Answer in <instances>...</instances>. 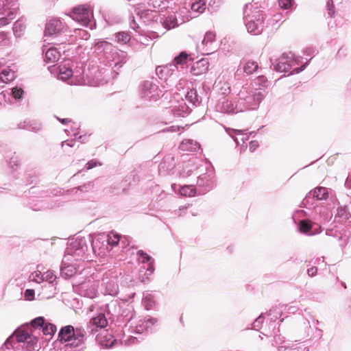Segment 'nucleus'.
<instances>
[{"mask_svg":"<svg viewBox=\"0 0 351 351\" xmlns=\"http://www.w3.org/2000/svg\"><path fill=\"white\" fill-rule=\"evenodd\" d=\"M38 337L36 335L34 328H31L29 323L18 328L12 335L9 337L3 344V351H16L20 347L27 350H35L40 348Z\"/></svg>","mask_w":351,"mask_h":351,"instance_id":"1","label":"nucleus"},{"mask_svg":"<svg viewBox=\"0 0 351 351\" xmlns=\"http://www.w3.org/2000/svg\"><path fill=\"white\" fill-rule=\"evenodd\" d=\"M265 13L261 10L257 3H248L245 5L243 20L247 32L253 35H259L265 27Z\"/></svg>","mask_w":351,"mask_h":351,"instance_id":"2","label":"nucleus"},{"mask_svg":"<svg viewBox=\"0 0 351 351\" xmlns=\"http://www.w3.org/2000/svg\"><path fill=\"white\" fill-rule=\"evenodd\" d=\"M265 95V90L243 87L238 94L237 110L244 112L257 109Z\"/></svg>","mask_w":351,"mask_h":351,"instance_id":"3","label":"nucleus"},{"mask_svg":"<svg viewBox=\"0 0 351 351\" xmlns=\"http://www.w3.org/2000/svg\"><path fill=\"white\" fill-rule=\"evenodd\" d=\"M70 16L82 25L93 29L95 28L96 23L93 19V9L88 4H82L74 7L70 14Z\"/></svg>","mask_w":351,"mask_h":351,"instance_id":"4","label":"nucleus"},{"mask_svg":"<svg viewBox=\"0 0 351 351\" xmlns=\"http://www.w3.org/2000/svg\"><path fill=\"white\" fill-rule=\"evenodd\" d=\"M67 25L60 19L55 18L50 19L45 25V36L52 38L60 37L61 43H64L67 39Z\"/></svg>","mask_w":351,"mask_h":351,"instance_id":"5","label":"nucleus"},{"mask_svg":"<svg viewBox=\"0 0 351 351\" xmlns=\"http://www.w3.org/2000/svg\"><path fill=\"white\" fill-rule=\"evenodd\" d=\"M156 74L160 80H164L168 87L173 86L179 78L178 71L173 64L158 66Z\"/></svg>","mask_w":351,"mask_h":351,"instance_id":"6","label":"nucleus"},{"mask_svg":"<svg viewBox=\"0 0 351 351\" xmlns=\"http://www.w3.org/2000/svg\"><path fill=\"white\" fill-rule=\"evenodd\" d=\"M104 313L108 316V319H112L114 316H122L125 321H130L133 318V308L128 306V308L124 309L121 313V306L117 300H112L106 304L103 308Z\"/></svg>","mask_w":351,"mask_h":351,"instance_id":"7","label":"nucleus"},{"mask_svg":"<svg viewBox=\"0 0 351 351\" xmlns=\"http://www.w3.org/2000/svg\"><path fill=\"white\" fill-rule=\"evenodd\" d=\"M18 0H3L0 8V26L5 25L15 18L18 10Z\"/></svg>","mask_w":351,"mask_h":351,"instance_id":"8","label":"nucleus"},{"mask_svg":"<svg viewBox=\"0 0 351 351\" xmlns=\"http://www.w3.org/2000/svg\"><path fill=\"white\" fill-rule=\"evenodd\" d=\"M88 250V245L85 238L77 237L67 246L65 250L64 258L72 256L75 258L82 257Z\"/></svg>","mask_w":351,"mask_h":351,"instance_id":"9","label":"nucleus"},{"mask_svg":"<svg viewBox=\"0 0 351 351\" xmlns=\"http://www.w3.org/2000/svg\"><path fill=\"white\" fill-rule=\"evenodd\" d=\"M300 59V56H295L292 52L283 53L276 60V63H273L272 65H274V69L276 71L287 72L293 66L298 64Z\"/></svg>","mask_w":351,"mask_h":351,"instance_id":"10","label":"nucleus"},{"mask_svg":"<svg viewBox=\"0 0 351 351\" xmlns=\"http://www.w3.org/2000/svg\"><path fill=\"white\" fill-rule=\"evenodd\" d=\"M29 326L32 329L34 328L36 335L42 332L44 335L51 336L55 334L57 329L56 325L46 322L43 317H38L32 319L29 323Z\"/></svg>","mask_w":351,"mask_h":351,"instance_id":"11","label":"nucleus"},{"mask_svg":"<svg viewBox=\"0 0 351 351\" xmlns=\"http://www.w3.org/2000/svg\"><path fill=\"white\" fill-rule=\"evenodd\" d=\"M328 197V193L327 189L325 187L319 186L315 188L313 191H310L306 197L303 199L301 206L308 208L313 205V200H324Z\"/></svg>","mask_w":351,"mask_h":351,"instance_id":"12","label":"nucleus"},{"mask_svg":"<svg viewBox=\"0 0 351 351\" xmlns=\"http://www.w3.org/2000/svg\"><path fill=\"white\" fill-rule=\"evenodd\" d=\"M160 92L153 80H146L141 85V96L147 100H157Z\"/></svg>","mask_w":351,"mask_h":351,"instance_id":"13","label":"nucleus"},{"mask_svg":"<svg viewBox=\"0 0 351 351\" xmlns=\"http://www.w3.org/2000/svg\"><path fill=\"white\" fill-rule=\"evenodd\" d=\"M197 187L201 189L198 194L206 193L215 186V176L212 171L199 176L197 180Z\"/></svg>","mask_w":351,"mask_h":351,"instance_id":"14","label":"nucleus"},{"mask_svg":"<svg viewBox=\"0 0 351 351\" xmlns=\"http://www.w3.org/2000/svg\"><path fill=\"white\" fill-rule=\"evenodd\" d=\"M108 319L104 312L99 313L92 317L87 324V330L89 335L95 334L98 328L101 329L107 326L108 323Z\"/></svg>","mask_w":351,"mask_h":351,"instance_id":"15","label":"nucleus"},{"mask_svg":"<svg viewBox=\"0 0 351 351\" xmlns=\"http://www.w3.org/2000/svg\"><path fill=\"white\" fill-rule=\"evenodd\" d=\"M101 291L104 295L115 296L119 293V285L115 277L104 276L101 280Z\"/></svg>","mask_w":351,"mask_h":351,"instance_id":"16","label":"nucleus"},{"mask_svg":"<svg viewBox=\"0 0 351 351\" xmlns=\"http://www.w3.org/2000/svg\"><path fill=\"white\" fill-rule=\"evenodd\" d=\"M75 289L82 296L88 298H94L97 296V291L96 286L90 280L76 285Z\"/></svg>","mask_w":351,"mask_h":351,"instance_id":"17","label":"nucleus"},{"mask_svg":"<svg viewBox=\"0 0 351 351\" xmlns=\"http://www.w3.org/2000/svg\"><path fill=\"white\" fill-rule=\"evenodd\" d=\"M300 231L305 234L312 236L321 232V226L317 223H313L308 219H302L299 221Z\"/></svg>","mask_w":351,"mask_h":351,"instance_id":"18","label":"nucleus"},{"mask_svg":"<svg viewBox=\"0 0 351 351\" xmlns=\"http://www.w3.org/2000/svg\"><path fill=\"white\" fill-rule=\"evenodd\" d=\"M134 12L141 19L145 20V23H148L151 21H157L160 18V15L157 12L145 9L144 6L141 4H138L137 7L134 8Z\"/></svg>","mask_w":351,"mask_h":351,"instance_id":"19","label":"nucleus"},{"mask_svg":"<svg viewBox=\"0 0 351 351\" xmlns=\"http://www.w3.org/2000/svg\"><path fill=\"white\" fill-rule=\"evenodd\" d=\"M215 109L217 112L222 113H237L239 111L237 110V101L235 103L229 101L226 97L219 99L215 106Z\"/></svg>","mask_w":351,"mask_h":351,"instance_id":"20","label":"nucleus"},{"mask_svg":"<svg viewBox=\"0 0 351 351\" xmlns=\"http://www.w3.org/2000/svg\"><path fill=\"white\" fill-rule=\"evenodd\" d=\"M73 341L69 343L70 347H77L84 342L87 334H89L87 328L84 329L82 326L74 328Z\"/></svg>","mask_w":351,"mask_h":351,"instance_id":"21","label":"nucleus"},{"mask_svg":"<svg viewBox=\"0 0 351 351\" xmlns=\"http://www.w3.org/2000/svg\"><path fill=\"white\" fill-rule=\"evenodd\" d=\"M208 60L206 58H202L193 64L190 72L193 75L198 76L206 73L208 71Z\"/></svg>","mask_w":351,"mask_h":351,"instance_id":"22","label":"nucleus"},{"mask_svg":"<svg viewBox=\"0 0 351 351\" xmlns=\"http://www.w3.org/2000/svg\"><path fill=\"white\" fill-rule=\"evenodd\" d=\"M74 327L68 325L62 327L58 333V340L61 342H66V346H69V343L73 341V335L74 334Z\"/></svg>","mask_w":351,"mask_h":351,"instance_id":"23","label":"nucleus"},{"mask_svg":"<svg viewBox=\"0 0 351 351\" xmlns=\"http://www.w3.org/2000/svg\"><path fill=\"white\" fill-rule=\"evenodd\" d=\"M226 132L228 135L233 138L237 145H239L241 142L244 144L249 138V136L247 134L243 133L244 131L243 130L227 128Z\"/></svg>","mask_w":351,"mask_h":351,"instance_id":"24","label":"nucleus"},{"mask_svg":"<svg viewBox=\"0 0 351 351\" xmlns=\"http://www.w3.org/2000/svg\"><path fill=\"white\" fill-rule=\"evenodd\" d=\"M172 112L175 117H184L190 114L191 108L182 100L173 107Z\"/></svg>","mask_w":351,"mask_h":351,"instance_id":"25","label":"nucleus"},{"mask_svg":"<svg viewBox=\"0 0 351 351\" xmlns=\"http://www.w3.org/2000/svg\"><path fill=\"white\" fill-rule=\"evenodd\" d=\"M327 236L332 237L335 240L339 242V246L343 247L346 245L348 238L341 232L337 231V230L328 229L326 231Z\"/></svg>","mask_w":351,"mask_h":351,"instance_id":"26","label":"nucleus"},{"mask_svg":"<svg viewBox=\"0 0 351 351\" xmlns=\"http://www.w3.org/2000/svg\"><path fill=\"white\" fill-rule=\"evenodd\" d=\"M335 218L340 221H346L351 219V213L346 205H339L337 208Z\"/></svg>","mask_w":351,"mask_h":351,"instance_id":"27","label":"nucleus"},{"mask_svg":"<svg viewBox=\"0 0 351 351\" xmlns=\"http://www.w3.org/2000/svg\"><path fill=\"white\" fill-rule=\"evenodd\" d=\"M136 254L139 258H142L141 262L143 263H148L147 271L148 272L149 275L152 274L154 271V267L153 266L154 259L149 254L141 250H138Z\"/></svg>","mask_w":351,"mask_h":351,"instance_id":"28","label":"nucleus"},{"mask_svg":"<svg viewBox=\"0 0 351 351\" xmlns=\"http://www.w3.org/2000/svg\"><path fill=\"white\" fill-rule=\"evenodd\" d=\"M188 3L191 11L196 14L195 16L203 13L206 9V1L204 0H195V1H190Z\"/></svg>","mask_w":351,"mask_h":351,"instance_id":"29","label":"nucleus"},{"mask_svg":"<svg viewBox=\"0 0 351 351\" xmlns=\"http://www.w3.org/2000/svg\"><path fill=\"white\" fill-rule=\"evenodd\" d=\"M191 60V58L189 57V54L186 51H182L174 58L171 64H173L178 71V66H181V67L183 68L184 66L187 64L188 61Z\"/></svg>","mask_w":351,"mask_h":351,"instance_id":"30","label":"nucleus"},{"mask_svg":"<svg viewBox=\"0 0 351 351\" xmlns=\"http://www.w3.org/2000/svg\"><path fill=\"white\" fill-rule=\"evenodd\" d=\"M199 148V143L192 139L184 140L180 145V149L182 151L196 152Z\"/></svg>","mask_w":351,"mask_h":351,"instance_id":"31","label":"nucleus"},{"mask_svg":"<svg viewBox=\"0 0 351 351\" xmlns=\"http://www.w3.org/2000/svg\"><path fill=\"white\" fill-rule=\"evenodd\" d=\"M158 322L156 318L149 317L140 320L139 323L136 326L135 332L136 333H143L144 331L147 330V324L154 325Z\"/></svg>","mask_w":351,"mask_h":351,"instance_id":"32","label":"nucleus"},{"mask_svg":"<svg viewBox=\"0 0 351 351\" xmlns=\"http://www.w3.org/2000/svg\"><path fill=\"white\" fill-rule=\"evenodd\" d=\"M19 129L27 130L29 131L36 132L41 129V124L35 121H25L18 124Z\"/></svg>","mask_w":351,"mask_h":351,"instance_id":"33","label":"nucleus"},{"mask_svg":"<svg viewBox=\"0 0 351 351\" xmlns=\"http://www.w3.org/2000/svg\"><path fill=\"white\" fill-rule=\"evenodd\" d=\"M159 19L163 27L167 30L176 27L178 25L176 17L173 15L169 16L165 19L160 16Z\"/></svg>","mask_w":351,"mask_h":351,"instance_id":"34","label":"nucleus"},{"mask_svg":"<svg viewBox=\"0 0 351 351\" xmlns=\"http://www.w3.org/2000/svg\"><path fill=\"white\" fill-rule=\"evenodd\" d=\"M185 97L193 106H197L201 102V97L197 95V90L195 89L189 90L186 93Z\"/></svg>","mask_w":351,"mask_h":351,"instance_id":"35","label":"nucleus"},{"mask_svg":"<svg viewBox=\"0 0 351 351\" xmlns=\"http://www.w3.org/2000/svg\"><path fill=\"white\" fill-rule=\"evenodd\" d=\"M60 56V52L56 49L49 48L45 52V61L47 63H53L58 60Z\"/></svg>","mask_w":351,"mask_h":351,"instance_id":"36","label":"nucleus"},{"mask_svg":"<svg viewBox=\"0 0 351 351\" xmlns=\"http://www.w3.org/2000/svg\"><path fill=\"white\" fill-rule=\"evenodd\" d=\"M26 25L23 19L17 20L13 26L14 34L16 37H20L25 29Z\"/></svg>","mask_w":351,"mask_h":351,"instance_id":"37","label":"nucleus"},{"mask_svg":"<svg viewBox=\"0 0 351 351\" xmlns=\"http://www.w3.org/2000/svg\"><path fill=\"white\" fill-rule=\"evenodd\" d=\"M60 273L62 276L65 278H69L76 273V269L73 265H66V264L62 263L60 269Z\"/></svg>","mask_w":351,"mask_h":351,"instance_id":"38","label":"nucleus"},{"mask_svg":"<svg viewBox=\"0 0 351 351\" xmlns=\"http://www.w3.org/2000/svg\"><path fill=\"white\" fill-rule=\"evenodd\" d=\"M14 77V72L8 68L3 69L0 73V78L3 82L8 83L12 81Z\"/></svg>","mask_w":351,"mask_h":351,"instance_id":"39","label":"nucleus"},{"mask_svg":"<svg viewBox=\"0 0 351 351\" xmlns=\"http://www.w3.org/2000/svg\"><path fill=\"white\" fill-rule=\"evenodd\" d=\"M142 303L147 310L152 308L155 305L154 296L148 292L144 293L143 295Z\"/></svg>","mask_w":351,"mask_h":351,"instance_id":"40","label":"nucleus"},{"mask_svg":"<svg viewBox=\"0 0 351 351\" xmlns=\"http://www.w3.org/2000/svg\"><path fill=\"white\" fill-rule=\"evenodd\" d=\"M267 84L268 81L266 77L260 75L254 80L252 83L253 86L252 88L264 90L263 88L267 86Z\"/></svg>","mask_w":351,"mask_h":351,"instance_id":"41","label":"nucleus"},{"mask_svg":"<svg viewBox=\"0 0 351 351\" xmlns=\"http://www.w3.org/2000/svg\"><path fill=\"white\" fill-rule=\"evenodd\" d=\"M180 193L182 196L193 197L197 194V189L192 185H185L180 189Z\"/></svg>","mask_w":351,"mask_h":351,"instance_id":"42","label":"nucleus"},{"mask_svg":"<svg viewBox=\"0 0 351 351\" xmlns=\"http://www.w3.org/2000/svg\"><path fill=\"white\" fill-rule=\"evenodd\" d=\"M73 75V69L65 66H60L59 68V77L62 80H66Z\"/></svg>","mask_w":351,"mask_h":351,"instance_id":"43","label":"nucleus"},{"mask_svg":"<svg viewBox=\"0 0 351 351\" xmlns=\"http://www.w3.org/2000/svg\"><path fill=\"white\" fill-rule=\"evenodd\" d=\"M258 67V66L256 62L249 60L243 66V70L245 73L249 75L252 74L254 72H255L257 70Z\"/></svg>","mask_w":351,"mask_h":351,"instance_id":"44","label":"nucleus"},{"mask_svg":"<svg viewBox=\"0 0 351 351\" xmlns=\"http://www.w3.org/2000/svg\"><path fill=\"white\" fill-rule=\"evenodd\" d=\"M121 239V236L117 232L113 231L110 232L107 235L108 243L112 246H114L119 243Z\"/></svg>","mask_w":351,"mask_h":351,"instance_id":"45","label":"nucleus"},{"mask_svg":"<svg viewBox=\"0 0 351 351\" xmlns=\"http://www.w3.org/2000/svg\"><path fill=\"white\" fill-rule=\"evenodd\" d=\"M73 75L72 77H74L76 78V80L78 82H84L85 83V80H84V69L82 68V66L81 67H76L75 69V70H73Z\"/></svg>","mask_w":351,"mask_h":351,"instance_id":"46","label":"nucleus"},{"mask_svg":"<svg viewBox=\"0 0 351 351\" xmlns=\"http://www.w3.org/2000/svg\"><path fill=\"white\" fill-rule=\"evenodd\" d=\"M72 36L86 40L90 38V34L86 30L77 28L74 29V35Z\"/></svg>","mask_w":351,"mask_h":351,"instance_id":"47","label":"nucleus"},{"mask_svg":"<svg viewBox=\"0 0 351 351\" xmlns=\"http://www.w3.org/2000/svg\"><path fill=\"white\" fill-rule=\"evenodd\" d=\"M115 38L118 43L125 44L130 40V36L128 33L121 32L115 34Z\"/></svg>","mask_w":351,"mask_h":351,"instance_id":"48","label":"nucleus"},{"mask_svg":"<svg viewBox=\"0 0 351 351\" xmlns=\"http://www.w3.org/2000/svg\"><path fill=\"white\" fill-rule=\"evenodd\" d=\"M56 279V276L51 271H48L40 276L41 281H47L49 284H52Z\"/></svg>","mask_w":351,"mask_h":351,"instance_id":"49","label":"nucleus"},{"mask_svg":"<svg viewBox=\"0 0 351 351\" xmlns=\"http://www.w3.org/2000/svg\"><path fill=\"white\" fill-rule=\"evenodd\" d=\"M148 5L154 8H165L166 3L164 0H149Z\"/></svg>","mask_w":351,"mask_h":351,"instance_id":"50","label":"nucleus"},{"mask_svg":"<svg viewBox=\"0 0 351 351\" xmlns=\"http://www.w3.org/2000/svg\"><path fill=\"white\" fill-rule=\"evenodd\" d=\"M215 34L213 32H208L206 33L204 38L202 40V45H207L208 43H211L215 40Z\"/></svg>","mask_w":351,"mask_h":351,"instance_id":"51","label":"nucleus"},{"mask_svg":"<svg viewBox=\"0 0 351 351\" xmlns=\"http://www.w3.org/2000/svg\"><path fill=\"white\" fill-rule=\"evenodd\" d=\"M11 93L14 99H20L23 97L24 91L21 88L15 87L12 88Z\"/></svg>","mask_w":351,"mask_h":351,"instance_id":"52","label":"nucleus"},{"mask_svg":"<svg viewBox=\"0 0 351 351\" xmlns=\"http://www.w3.org/2000/svg\"><path fill=\"white\" fill-rule=\"evenodd\" d=\"M21 164V160L19 156H13L10 158L9 165L13 169L17 168Z\"/></svg>","mask_w":351,"mask_h":351,"instance_id":"53","label":"nucleus"},{"mask_svg":"<svg viewBox=\"0 0 351 351\" xmlns=\"http://www.w3.org/2000/svg\"><path fill=\"white\" fill-rule=\"evenodd\" d=\"M293 0H279L278 4L281 8L287 10L293 6Z\"/></svg>","mask_w":351,"mask_h":351,"instance_id":"54","label":"nucleus"},{"mask_svg":"<svg viewBox=\"0 0 351 351\" xmlns=\"http://www.w3.org/2000/svg\"><path fill=\"white\" fill-rule=\"evenodd\" d=\"M173 167V164L168 165V166H167V160L165 159L159 165V172L160 173H165L166 170H171Z\"/></svg>","mask_w":351,"mask_h":351,"instance_id":"55","label":"nucleus"},{"mask_svg":"<svg viewBox=\"0 0 351 351\" xmlns=\"http://www.w3.org/2000/svg\"><path fill=\"white\" fill-rule=\"evenodd\" d=\"M93 184L91 182H88L87 184H84L82 186H78L77 188H73L72 189V191H75V193H77L78 191H82V192H86V191H88L89 190H90L92 188H93Z\"/></svg>","mask_w":351,"mask_h":351,"instance_id":"56","label":"nucleus"},{"mask_svg":"<svg viewBox=\"0 0 351 351\" xmlns=\"http://www.w3.org/2000/svg\"><path fill=\"white\" fill-rule=\"evenodd\" d=\"M263 320H264V317H263V315L261 314L252 323V329L258 330L259 328L261 327V325L263 323Z\"/></svg>","mask_w":351,"mask_h":351,"instance_id":"57","label":"nucleus"},{"mask_svg":"<svg viewBox=\"0 0 351 351\" xmlns=\"http://www.w3.org/2000/svg\"><path fill=\"white\" fill-rule=\"evenodd\" d=\"M34 290L31 289H27L25 291L24 298L27 300H32L34 298Z\"/></svg>","mask_w":351,"mask_h":351,"instance_id":"58","label":"nucleus"},{"mask_svg":"<svg viewBox=\"0 0 351 351\" xmlns=\"http://www.w3.org/2000/svg\"><path fill=\"white\" fill-rule=\"evenodd\" d=\"M311 60V58L309 59L306 63H304L300 67H297V68L293 69V71L291 72V75L298 74V73H300V72L303 71L306 68V66L308 64Z\"/></svg>","mask_w":351,"mask_h":351,"instance_id":"59","label":"nucleus"},{"mask_svg":"<svg viewBox=\"0 0 351 351\" xmlns=\"http://www.w3.org/2000/svg\"><path fill=\"white\" fill-rule=\"evenodd\" d=\"M327 8H328V14L330 17H333L335 14V11L333 10L334 5L333 2L332 1H328L327 3Z\"/></svg>","mask_w":351,"mask_h":351,"instance_id":"60","label":"nucleus"},{"mask_svg":"<svg viewBox=\"0 0 351 351\" xmlns=\"http://www.w3.org/2000/svg\"><path fill=\"white\" fill-rule=\"evenodd\" d=\"M126 56H127V54L125 52L121 51V55H120L121 60L120 61L116 62L114 66H119V68L123 66V64H124L126 62Z\"/></svg>","mask_w":351,"mask_h":351,"instance_id":"61","label":"nucleus"},{"mask_svg":"<svg viewBox=\"0 0 351 351\" xmlns=\"http://www.w3.org/2000/svg\"><path fill=\"white\" fill-rule=\"evenodd\" d=\"M180 130V128L177 125H172L163 129L162 132H176Z\"/></svg>","mask_w":351,"mask_h":351,"instance_id":"62","label":"nucleus"},{"mask_svg":"<svg viewBox=\"0 0 351 351\" xmlns=\"http://www.w3.org/2000/svg\"><path fill=\"white\" fill-rule=\"evenodd\" d=\"M130 26L134 30H137V29L139 28V26H138V23L136 22V21L134 19V16L133 15H132L130 17Z\"/></svg>","mask_w":351,"mask_h":351,"instance_id":"63","label":"nucleus"},{"mask_svg":"<svg viewBox=\"0 0 351 351\" xmlns=\"http://www.w3.org/2000/svg\"><path fill=\"white\" fill-rule=\"evenodd\" d=\"M221 90L223 95H227L230 93V87L228 83H223Z\"/></svg>","mask_w":351,"mask_h":351,"instance_id":"64","label":"nucleus"}]
</instances>
